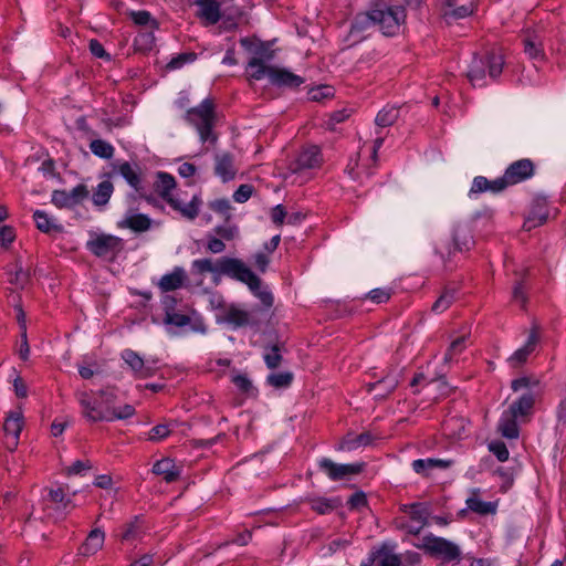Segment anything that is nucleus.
<instances>
[{
    "label": "nucleus",
    "mask_w": 566,
    "mask_h": 566,
    "mask_svg": "<svg viewBox=\"0 0 566 566\" xmlns=\"http://www.w3.org/2000/svg\"><path fill=\"white\" fill-rule=\"evenodd\" d=\"M191 273L203 275L213 274L214 282L219 281L221 275H227L237 281L258 282L253 272L239 259L223 256L213 262L211 259H197L191 263Z\"/></svg>",
    "instance_id": "nucleus-1"
},
{
    "label": "nucleus",
    "mask_w": 566,
    "mask_h": 566,
    "mask_svg": "<svg viewBox=\"0 0 566 566\" xmlns=\"http://www.w3.org/2000/svg\"><path fill=\"white\" fill-rule=\"evenodd\" d=\"M76 399L82 408L83 417L90 422L123 420L134 416L135 408L132 405H124L119 408L107 407L105 410L99 409L92 401L91 394L87 391H77Z\"/></svg>",
    "instance_id": "nucleus-2"
},
{
    "label": "nucleus",
    "mask_w": 566,
    "mask_h": 566,
    "mask_svg": "<svg viewBox=\"0 0 566 566\" xmlns=\"http://www.w3.org/2000/svg\"><path fill=\"white\" fill-rule=\"evenodd\" d=\"M185 119L197 129L202 143H216L217 136L212 128L216 123L214 104L212 99L206 98L198 106L189 108Z\"/></svg>",
    "instance_id": "nucleus-3"
},
{
    "label": "nucleus",
    "mask_w": 566,
    "mask_h": 566,
    "mask_svg": "<svg viewBox=\"0 0 566 566\" xmlns=\"http://www.w3.org/2000/svg\"><path fill=\"white\" fill-rule=\"evenodd\" d=\"M484 63H489V76L491 78H496L501 75L504 59L500 51L490 50L480 55L474 54L467 73L472 85H475L485 77Z\"/></svg>",
    "instance_id": "nucleus-4"
},
{
    "label": "nucleus",
    "mask_w": 566,
    "mask_h": 566,
    "mask_svg": "<svg viewBox=\"0 0 566 566\" xmlns=\"http://www.w3.org/2000/svg\"><path fill=\"white\" fill-rule=\"evenodd\" d=\"M422 547L431 556L441 559L443 563L460 562L461 559L460 547L443 537L434 536L432 534L424 536Z\"/></svg>",
    "instance_id": "nucleus-5"
},
{
    "label": "nucleus",
    "mask_w": 566,
    "mask_h": 566,
    "mask_svg": "<svg viewBox=\"0 0 566 566\" xmlns=\"http://www.w3.org/2000/svg\"><path fill=\"white\" fill-rule=\"evenodd\" d=\"M406 19L405 8L401 6H390L385 9H375L376 25L382 34L392 36L397 34Z\"/></svg>",
    "instance_id": "nucleus-6"
},
{
    "label": "nucleus",
    "mask_w": 566,
    "mask_h": 566,
    "mask_svg": "<svg viewBox=\"0 0 566 566\" xmlns=\"http://www.w3.org/2000/svg\"><path fill=\"white\" fill-rule=\"evenodd\" d=\"M86 248L98 258H108L122 249V239L111 234H99L87 241Z\"/></svg>",
    "instance_id": "nucleus-7"
},
{
    "label": "nucleus",
    "mask_w": 566,
    "mask_h": 566,
    "mask_svg": "<svg viewBox=\"0 0 566 566\" xmlns=\"http://www.w3.org/2000/svg\"><path fill=\"white\" fill-rule=\"evenodd\" d=\"M365 463L337 464L331 459L323 458L318 461V468L331 480L339 481L349 475L358 474L363 471Z\"/></svg>",
    "instance_id": "nucleus-8"
},
{
    "label": "nucleus",
    "mask_w": 566,
    "mask_h": 566,
    "mask_svg": "<svg viewBox=\"0 0 566 566\" xmlns=\"http://www.w3.org/2000/svg\"><path fill=\"white\" fill-rule=\"evenodd\" d=\"M534 163L531 159H518L505 169L502 179L506 187L513 186L531 178L534 175Z\"/></svg>",
    "instance_id": "nucleus-9"
},
{
    "label": "nucleus",
    "mask_w": 566,
    "mask_h": 566,
    "mask_svg": "<svg viewBox=\"0 0 566 566\" xmlns=\"http://www.w3.org/2000/svg\"><path fill=\"white\" fill-rule=\"evenodd\" d=\"M122 176L127 184L140 196H144V187L142 182L140 168L137 165H132L128 161H123L113 165V169L107 174L108 178Z\"/></svg>",
    "instance_id": "nucleus-10"
},
{
    "label": "nucleus",
    "mask_w": 566,
    "mask_h": 566,
    "mask_svg": "<svg viewBox=\"0 0 566 566\" xmlns=\"http://www.w3.org/2000/svg\"><path fill=\"white\" fill-rule=\"evenodd\" d=\"M122 358L130 367L132 371L137 378L151 377L157 370V360H144L136 352L132 349L123 350Z\"/></svg>",
    "instance_id": "nucleus-11"
},
{
    "label": "nucleus",
    "mask_w": 566,
    "mask_h": 566,
    "mask_svg": "<svg viewBox=\"0 0 566 566\" xmlns=\"http://www.w3.org/2000/svg\"><path fill=\"white\" fill-rule=\"evenodd\" d=\"M23 426V417L20 411H12L3 423L4 444L9 451H14L19 443V437Z\"/></svg>",
    "instance_id": "nucleus-12"
},
{
    "label": "nucleus",
    "mask_w": 566,
    "mask_h": 566,
    "mask_svg": "<svg viewBox=\"0 0 566 566\" xmlns=\"http://www.w3.org/2000/svg\"><path fill=\"white\" fill-rule=\"evenodd\" d=\"M322 153L321 149L315 146L305 147L297 158L291 163L290 169L293 172H300L305 169H313L319 167L322 164Z\"/></svg>",
    "instance_id": "nucleus-13"
},
{
    "label": "nucleus",
    "mask_w": 566,
    "mask_h": 566,
    "mask_svg": "<svg viewBox=\"0 0 566 566\" xmlns=\"http://www.w3.org/2000/svg\"><path fill=\"white\" fill-rule=\"evenodd\" d=\"M217 322L229 324L233 328H240L248 325L256 324V321L252 318L249 312L239 308L234 304H231L227 308H224L223 314L221 316H218Z\"/></svg>",
    "instance_id": "nucleus-14"
},
{
    "label": "nucleus",
    "mask_w": 566,
    "mask_h": 566,
    "mask_svg": "<svg viewBox=\"0 0 566 566\" xmlns=\"http://www.w3.org/2000/svg\"><path fill=\"white\" fill-rule=\"evenodd\" d=\"M165 325L176 326L178 328L189 327L192 332L205 334L207 332V327L205 323L199 318H192L187 314H181L177 312H167L164 317Z\"/></svg>",
    "instance_id": "nucleus-15"
},
{
    "label": "nucleus",
    "mask_w": 566,
    "mask_h": 566,
    "mask_svg": "<svg viewBox=\"0 0 566 566\" xmlns=\"http://www.w3.org/2000/svg\"><path fill=\"white\" fill-rule=\"evenodd\" d=\"M269 81L272 85L289 88H296L304 83L303 77L276 66L270 69Z\"/></svg>",
    "instance_id": "nucleus-16"
},
{
    "label": "nucleus",
    "mask_w": 566,
    "mask_h": 566,
    "mask_svg": "<svg viewBox=\"0 0 566 566\" xmlns=\"http://www.w3.org/2000/svg\"><path fill=\"white\" fill-rule=\"evenodd\" d=\"M506 185L502 177L494 180H489L484 176H476L472 181V186L469 191V197H473L483 192L500 193L506 189Z\"/></svg>",
    "instance_id": "nucleus-17"
},
{
    "label": "nucleus",
    "mask_w": 566,
    "mask_h": 566,
    "mask_svg": "<svg viewBox=\"0 0 566 566\" xmlns=\"http://www.w3.org/2000/svg\"><path fill=\"white\" fill-rule=\"evenodd\" d=\"M214 174L221 178L223 182H228L235 177L237 168L232 154L222 153L214 156Z\"/></svg>",
    "instance_id": "nucleus-18"
},
{
    "label": "nucleus",
    "mask_w": 566,
    "mask_h": 566,
    "mask_svg": "<svg viewBox=\"0 0 566 566\" xmlns=\"http://www.w3.org/2000/svg\"><path fill=\"white\" fill-rule=\"evenodd\" d=\"M536 396L533 391H525L518 399L513 401L509 411L513 413V417H517L521 421L527 419L534 409Z\"/></svg>",
    "instance_id": "nucleus-19"
},
{
    "label": "nucleus",
    "mask_w": 566,
    "mask_h": 566,
    "mask_svg": "<svg viewBox=\"0 0 566 566\" xmlns=\"http://www.w3.org/2000/svg\"><path fill=\"white\" fill-rule=\"evenodd\" d=\"M105 534L102 530L95 528L90 532L85 542L80 546L78 554L82 556L94 555L98 549L103 547Z\"/></svg>",
    "instance_id": "nucleus-20"
},
{
    "label": "nucleus",
    "mask_w": 566,
    "mask_h": 566,
    "mask_svg": "<svg viewBox=\"0 0 566 566\" xmlns=\"http://www.w3.org/2000/svg\"><path fill=\"white\" fill-rule=\"evenodd\" d=\"M451 463L452 462L448 460L428 458L412 461L411 467L416 473L422 476H428L432 470L447 469L451 465Z\"/></svg>",
    "instance_id": "nucleus-21"
},
{
    "label": "nucleus",
    "mask_w": 566,
    "mask_h": 566,
    "mask_svg": "<svg viewBox=\"0 0 566 566\" xmlns=\"http://www.w3.org/2000/svg\"><path fill=\"white\" fill-rule=\"evenodd\" d=\"M153 473L163 476L167 483L175 482L180 476V471L169 458L157 461L153 465Z\"/></svg>",
    "instance_id": "nucleus-22"
},
{
    "label": "nucleus",
    "mask_w": 566,
    "mask_h": 566,
    "mask_svg": "<svg viewBox=\"0 0 566 566\" xmlns=\"http://www.w3.org/2000/svg\"><path fill=\"white\" fill-rule=\"evenodd\" d=\"M199 17L208 24H216L221 17L220 3L217 0H197Z\"/></svg>",
    "instance_id": "nucleus-23"
},
{
    "label": "nucleus",
    "mask_w": 566,
    "mask_h": 566,
    "mask_svg": "<svg viewBox=\"0 0 566 566\" xmlns=\"http://www.w3.org/2000/svg\"><path fill=\"white\" fill-rule=\"evenodd\" d=\"M517 420L520 419L517 417H513V413L509 410L503 411L497 423L499 432L506 439H516L520 433Z\"/></svg>",
    "instance_id": "nucleus-24"
},
{
    "label": "nucleus",
    "mask_w": 566,
    "mask_h": 566,
    "mask_svg": "<svg viewBox=\"0 0 566 566\" xmlns=\"http://www.w3.org/2000/svg\"><path fill=\"white\" fill-rule=\"evenodd\" d=\"M399 384L398 374H388L376 382H369L366 385L367 390L371 392L376 388H380V391L376 395L377 397L385 398L391 394Z\"/></svg>",
    "instance_id": "nucleus-25"
},
{
    "label": "nucleus",
    "mask_w": 566,
    "mask_h": 566,
    "mask_svg": "<svg viewBox=\"0 0 566 566\" xmlns=\"http://www.w3.org/2000/svg\"><path fill=\"white\" fill-rule=\"evenodd\" d=\"M167 203L174 210L179 211L185 218L193 220L199 213V206L201 201L197 196H193L188 203H182L176 198H169Z\"/></svg>",
    "instance_id": "nucleus-26"
},
{
    "label": "nucleus",
    "mask_w": 566,
    "mask_h": 566,
    "mask_svg": "<svg viewBox=\"0 0 566 566\" xmlns=\"http://www.w3.org/2000/svg\"><path fill=\"white\" fill-rule=\"evenodd\" d=\"M186 280V272L182 268H175L171 273L161 276L158 285L161 291L169 292L175 291L182 286Z\"/></svg>",
    "instance_id": "nucleus-27"
},
{
    "label": "nucleus",
    "mask_w": 566,
    "mask_h": 566,
    "mask_svg": "<svg viewBox=\"0 0 566 566\" xmlns=\"http://www.w3.org/2000/svg\"><path fill=\"white\" fill-rule=\"evenodd\" d=\"M524 52L528 55L530 59L533 60H543L544 59V50L541 38L535 33H527L523 38Z\"/></svg>",
    "instance_id": "nucleus-28"
},
{
    "label": "nucleus",
    "mask_w": 566,
    "mask_h": 566,
    "mask_svg": "<svg viewBox=\"0 0 566 566\" xmlns=\"http://www.w3.org/2000/svg\"><path fill=\"white\" fill-rule=\"evenodd\" d=\"M145 521L143 516L136 515L134 518L124 526L120 534V539L124 542H133L142 537L145 533Z\"/></svg>",
    "instance_id": "nucleus-29"
},
{
    "label": "nucleus",
    "mask_w": 566,
    "mask_h": 566,
    "mask_svg": "<svg viewBox=\"0 0 566 566\" xmlns=\"http://www.w3.org/2000/svg\"><path fill=\"white\" fill-rule=\"evenodd\" d=\"M118 226L120 228L130 229L134 232H145L150 229L151 219L143 213L127 216Z\"/></svg>",
    "instance_id": "nucleus-30"
},
{
    "label": "nucleus",
    "mask_w": 566,
    "mask_h": 566,
    "mask_svg": "<svg viewBox=\"0 0 566 566\" xmlns=\"http://www.w3.org/2000/svg\"><path fill=\"white\" fill-rule=\"evenodd\" d=\"M33 219L36 228L44 233L62 232L63 227L59 224L55 219L50 218L44 211L35 210Z\"/></svg>",
    "instance_id": "nucleus-31"
},
{
    "label": "nucleus",
    "mask_w": 566,
    "mask_h": 566,
    "mask_svg": "<svg viewBox=\"0 0 566 566\" xmlns=\"http://www.w3.org/2000/svg\"><path fill=\"white\" fill-rule=\"evenodd\" d=\"M175 178L167 172H158L157 180L155 182L156 192L168 202L169 198H174L170 191L175 188Z\"/></svg>",
    "instance_id": "nucleus-32"
},
{
    "label": "nucleus",
    "mask_w": 566,
    "mask_h": 566,
    "mask_svg": "<svg viewBox=\"0 0 566 566\" xmlns=\"http://www.w3.org/2000/svg\"><path fill=\"white\" fill-rule=\"evenodd\" d=\"M537 335L535 332H532L527 338L526 344L518 348L511 357L510 361L513 366L522 365L526 361L528 355L535 349V345L537 343Z\"/></svg>",
    "instance_id": "nucleus-33"
},
{
    "label": "nucleus",
    "mask_w": 566,
    "mask_h": 566,
    "mask_svg": "<svg viewBox=\"0 0 566 566\" xmlns=\"http://www.w3.org/2000/svg\"><path fill=\"white\" fill-rule=\"evenodd\" d=\"M376 566H400L401 558L395 554L388 545H382L380 548L374 552Z\"/></svg>",
    "instance_id": "nucleus-34"
},
{
    "label": "nucleus",
    "mask_w": 566,
    "mask_h": 566,
    "mask_svg": "<svg viewBox=\"0 0 566 566\" xmlns=\"http://www.w3.org/2000/svg\"><path fill=\"white\" fill-rule=\"evenodd\" d=\"M114 191V185L109 180H104L97 185L93 191L92 201L96 207H104L108 203L112 193Z\"/></svg>",
    "instance_id": "nucleus-35"
},
{
    "label": "nucleus",
    "mask_w": 566,
    "mask_h": 566,
    "mask_svg": "<svg viewBox=\"0 0 566 566\" xmlns=\"http://www.w3.org/2000/svg\"><path fill=\"white\" fill-rule=\"evenodd\" d=\"M253 276L256 279V283L254 284L252 281H241L242 283H245L250 291L261 301V303L263 304V306L269 310L272 307L273 305V302H274V297L272 295V293L270 291H268L266 289L264 290H261V285H262V281L259 276H256L254 273H253Z\"/></svg>",
    "instance_id": "nucleus-36"
},
{
    "label": "nucleus",
    "mask_w": 566,
    "mask_h": 566,
    "mask_svg": "<svg viewBox=\"0 0 566 566\" xmlns=\"http://www.w3.org/2000/svg\"><path fill=\"white\" fill-rule=\"evenodd\" d=\"M7 273L9 275V283L17 289H24L30 281V273L22 266L19 259L15 261L14 271L8 270Z\"/></svg>",
    "instance_id": "nucleus-37"
},
{
    "label": "nucleus",
    "mask_w": 566,
    "mask_h": 566,
    "mask_svg": "<svg viewBox=\"0 0 566 566\" xmlns=\"http://www.w3.org/2000/svg\"><path fill=\"white\" fill-rule=\"evenodd\" d=\"M467 506L472 512L481 515L494 514L496 511L495 503L480 500L476 492H473L472 495L467 499Z\"/></svg>",
    "instance_id": "nucleus-38"
},
{
    "label": "nucleus",
    "mask_w": 566,
    "mask_h": 566,
    "mask_svg": "<svg viewBox=\"0 0 566 566\" xmlns=\"http://www.w3.org/2000/svg\"><path fill=\"white\" fill-rule=\"evenodd\" d=\"M375 25H376V21H375V9H374L370 12L359 13L355 17V19L352 23L350 33L353 35H356V34H359V33L366 31L370 27H375Z\"/></svg>",
    "instance_id": "nucleus-39"
},
{
    "label": "nucleus",
    "mask_w": 566,
    "mask_h": 566,
    "mask_svg": "<svg viewBox=\"0 0 566 566\" xmlns=\"http://www.w3.org/2000/svg\"><path fill=\"white\" fill-rule=\"evenodd\" d=\"M271 67V65H265L262 59L252 57L248 63L247 73L250 78L260 81L265 76L269 78Z\"/></svg>",
    "instance_id": "nucleus-40"
},
{
    "label": "nucleus",
    "mask_w": 566,
    "mask_h": 566,
    "mask_svg": "<svg viewBox=\"0 0 566 566\" xmlns=\"http://www.w3.org/2000/svg\"><path fill=\"white\" fill-rule=\"evenodd\" d=\"M373 441V436L369 432H363L358 436L347 434L339 449L342 450H354L359 447L369 446Z\"/></svg>",
    "instance_id": "nucleus-41"
},
{
    "label": "nucleus",
    "mask_w": 566,
    "mask_h": 566,
    "mask_svg": "<svg viewBox=\"0 0 566 566\" xmlns=\"http://www.w3.org/2000/svg\"><path fill=\"white\" fill-rule=\"evenodd\" d=\"M311 509L318 514H328L333 512L335 509L339 507L342 502L337 497L326 499V497H317L312 499L310 501Z\"/></svg>",
    "instance_id": "nucleus-42"
},
{
    "label": "nucleus",
    "mask_w": 566,
    "mask_h": 566,
    "mask_svg": "<svg viewBox=\"0 0 566 566\" xmlns=\"http://www.w3.org/2000/svg\"><path fill=\"white\" fill-rule=\"evenodd\" d=\"M452 241L454 250L458 251L469 250L471 244L473 243L470 231L463 227H457L454 229Z\"/></svg>",
    "instance_id": "nucleus-43"
},
{
    "label": "nucleus",
    "mask_w": 566,
    "mask_h": 566,
    "mask_svg": "<svg viewBox=\"0 0 566 566\" xmlns=\"http://www.w3.org/2000/svg\"><path fill=\"white\" fill-rule=\"evenodd\" d=\"M399 117V109L390 106L380 109L375 118V123L378 127L385 128L396 123Z\"/></svg>",
    "instance_id": "nucleus-44"
},
{
    "label": "nucleus",
    "mask_w": 566,
    "mask_h": 566,
    "mask_svg": "<svg viewBox=\"0 0 566 566\" xmlns=\"http://www.w3.org/2000/svg\"><path fill=\"white\" fill-rule=\"evenodd\" d=\"M91 151L103 159H111L114 156L115 148L104 139H93L90 144Z\"/></svg>",
    "instance_id": "nucleus-45"
},
{
    "label": "nucleus",
    "mask_w": 566,
    "mask_h": 566,
    "mask_svg": "<svg viewBox=\"0 0 566 566\" xmlns=\"http://www.w3.org/2000/svg\"><path fill=\"white\" fill-rule=\"evenodd\" d=\"M472 12V4L453 8V4L448 2V8L443 12V18L446 19L447 23H451L452 21L469 17Z\"/></svg>",
    "instance_id": "nucleus-46"
},
{
    "label": "nucleus",
    "mask_w": 566,
    "mask_h": 566,
    "mask_svg": "<svg viewBox=\"0 0 566 566\" xmlns=\"http://www.w3.org/2000/svg\"><path fill=\"white\" fill-rule=\"evenodd\" d=\"M263 359L268 368L275 369L277 368L282 360V354H281V345L274 344L271 346L265 347V352L263 354Z\"/></svg>",
    "instance_id": "nucleus-47"
},
{
    "label": "nucleus",
    "mask_w": 566,
    "mask_h": 566,
    "mask_svg": "<svg viewBox=\"0 0 566 566\" xmlns=\"http://www.w3.org/2000/svg\"><path fill=\"white\" fill-rule=\"evenodd\" d=\"M294 375L291 371L272 373L266 377V382L271 387L281 389L287 388L293 381Z\"/></svg>",
    "instance_id": "nucleus-48"
},
{
    "label": "nucleus",
    "mask_w": 566,
    "mask_h": 566,
    "mask_svg": "<svg viewBox=\"0 0 566 566\" xmlns=\"http://www.w3.org/2000/svg\"><path fill=\"white\" fill-rule=\"evenodd\" d=\"M467 340H468L467 336H460L457 339H454L450 344L449 348L446 352V355H444V358H443L444 363L449 364L458 355H460L465 349V347H467Z\"/></svg>",
    "instance_id": "nucleus-49"
},
{
    "label": "nucleus",
    "mask_w": 566,
    "mask_h": 566,
    "mask_svg": "<svg viewBox=\"0 0 566 566\" xmlns=\"http://www.w3.org/2000/svg\"><path fill=\"white\" fill-rule=\"evenodd\" d=\"M455 291L446 289L440 297L433 303L432 311L436 313H442L453 303Z\"/></svg>",
    "instance_id": "nucleus-50"
},
{
    "label": "nucleus",
    "mask_w": 566,
    "mask_h": 566,
    "mask_svg": "<svg viewBox=\"0 0 566 566\" xmlns=\"http://www.w3.org/2000/svg\"><path fill=\"white\" fill-rule=\"evenodd\" d=\"M334 96V88L329 85H321L308 92V98L314 102H322Z\"/></svg>",
    "instance_id": "nucleus-51"
},
{
    "label": "nucleus",
    "mask_w": 566,
    "mask_h": 566,
    "mask_svg": "<svg viewBox=\"0 0 566 566\" xmlns=\"http://www.w3.org/2000/svg\"><path fill=\"white\" fill-rule=\"evenodd\" d=\"M197 59V54L193 52H186L178 54L177 56L172 57L170 62L167 64V69L169 70H177L184 66L187 63H191Z\"/></svg>",
    "instance_id": "nucleus-52"
},
{
    "label": "nucleus",
    "mask_w": 566,
    "mask_h": 566,
    "mask_svg": "<svg viewBox=\"0 0 566 566\" xmlns=\"http://www.w3.org/2000/svg\"><path fill=\"white\" fill-rule=\"evenodd\" d=\"M130 19L138 25L151 24L153 28H157V21L151 18V14L146 10L132 11L129 13Z\"/></svg>",
    "instance_id": "nucleus-53"
},
{
    "label": "nucleus",
    "mask_w": 566,
    "mask_h": 566,
    "mask_svg": "<svg viewBox=\"0 0 566 566\" xmlns=\"http://www.w3.org/2000/svg\"><path fill=\"white\" fill-rule=\"evenodd\" d=\"M96 395L101 398V402H97L96 400L93 399L92 401L95 402L96 406L103 410H105L107 407H112L116 398L114 391L108 388L98 390Z\"/></svg>",
    "instance_id": "nucleus-54"
},
{
    "label": "nucleus",
    "mask_w": 566,
    "mask_h": 566,
    "mask_svg": "<svg viewBox=\"0 0 566 566\" xmlns=\"http://www.w3.org/2000/svg\"><path fill=\"white\" fill-rule=\"evenodd\" d=\"M72 207L81 203L88 196V189L85 185L80 184L67 192Z\"/></svg>",
    "instance_id": "nucleus-55"
},
{
    "label": "nucleus",
    "mask_w": 566,
    "mask_h": 566,
    "mask_svg": "<svg viewBox=\"0 0 566 566\" xmlns=\"http://www.w3.org/2000/svg\"><path fill=\"white\" fill-rule=\"evenodd\" d=\"M538 386V380L532 379L530 377H521L512 380L511 388L513 391H518L522 389H526V391L531 390Z\"/></svg>",
    "instance_id": "nucleus-56"
},
{
    "label": "nucleus",
    "mask_w": 566,
    "mask_h": 566,
    "mask_svg": "<svg viewBox=\"0 0 566 566\" xmlns=\"http://www.w3.org/2000/svg\"><path fill=\"white\" fill-rule=\"evenodd\" d=\"M170 432H171V430L169 428V424H167V423L157 424L150 429V431L148 433V440L160 441V440L165 439L166 437H168Z\"/></svg>",
    "instance_id": "nucleus-57"
},
{
    "label": "nucleus",
    "mask_w": 566,
    "mask_h": 566,
    "mask_svg": "<svg viewBox=\"0 0 566 566\" xmlns=\"http://www.w3.org/2000/svg\"><path fill=\"white\" fill-rule=\"evenodd\" d=\"M489 450L497 458L499 461L504 462L509 459V450L504 442L493 441L489 444Z\"/></svg>",
    "instance_id": "nucleus-58"
},
{
    "label": "nucleus",
    "mask_w": 566,
    "mask_h": 566,
    "mask_svg": "<svg viewBox=\"0 0 566 566\" xmlns=\"http://www.w3.org/2000/svg\"><path fill=\"white\" fill-rule=\"evenodd\" d=\"M528 216H534V220L538 222V224H544L548 218V212L544 202L537 201Z\"/></svg>",
    "instance_id": "nucleus-59"
},
{
    "label": "nucleus",
    "mask_w": 566,
    "mask_h": 566,
    "mask_svg": "<svg viewBox=\"0 0 566 566\" xmlns=\"http://www.w3.org/2000/svg\"><path fill=\"white\" fill-rule=\"evenodd\" d=\"M253 193V186L249 184H244L239 186V188L233 193V199L235 202L243 203L248 201Z\"/></svg>",
    "instance_id": "nucleus-60"
},
{
    "label": "nucleus",
    "mask_w": 566,
    "mask_h": 566,
    "mask_svg": "<svg viewBox=\"0 0 566 566\" xmlns=\"http://www.w3.org/2000/svg\"><path fill=\"white\" fill-rule=\"evenodd\" d=\"M428 515V510L423 504L415 503L411 505L410 517L413 522L426 523Z\"/></svg>",
    "instance_id": "nucleus-61"
},
{
    "label": "nucleus",
    "mask_w": 566,
    "mask_h": 566,
    "mask_svg": "<svg viewBox=\"0 0 566 566\" xmlns=\"http://www.w3.org/2000/svg\"><path fill=\"white\" fill-rule=\"evenodd\" d=\"M52 202L59 208H71V201L67 191L54 190L52 193Z\"/></svg>",
    "instance_id": "nucleus-62"
},
{
    "label": "nucleus",
    "mask_w": 566,
    "mask_h": 566,
    "mask_svg": "<svg viewBox=\"0 0 566 566\" xmlns=\"http://www.w3.org/2000/svg\"><path fill=\"white\" fill-rule=\"evenodd\" d=\"M88 48H90L91 53L94 56L99 57V59H104L106 61H111L112 60L111 54H108L105 51L104 46L102 45V43L98 40H95V39L91 40Z\"/></svg>",
    "instance_id": "nucleus-63"
},
{
    "label": "nucleus",
    "mask_w": 566,
    "mask_h": 566,
    "mask_svg": "<svg viewBox=\"0 0 566 566\" xmlns=\"http://www.w3.org/2000/svg\"><path fill=\"white\" fill-rule=\"evenodd\" d=\"M232 381L242 392L249 394L253 389L251 380L244 375L234 376Z\"/></svg>",
    "instance_id": "nucleus-64"
}]
</instances>
